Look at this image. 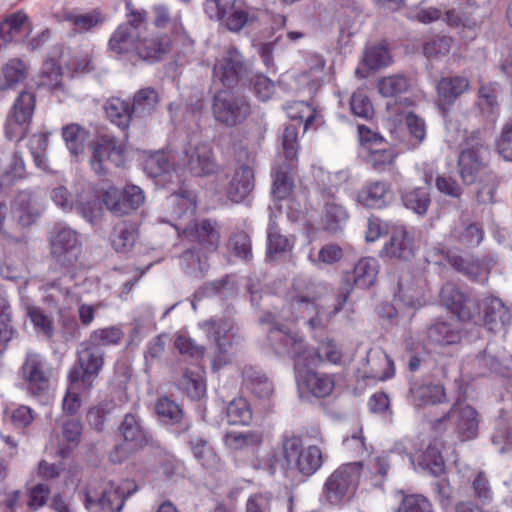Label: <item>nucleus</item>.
<instances>
[{
  "instance_id": "obj_13",
  "label": "nucleus",
  "mask_w": 512,
  "mask_h": 512,
  "mask_svg": "<svg viewBox=\"0 0 512 512\" xmlns=\"http://www.w3.org/2000/svg\"><path fill=\"white\" fill-rule=\"evenodd\" d=\"M51 255L63 267L73 266L80 254L81 243L77 232L66 226H57L50 240Z\"/></svg>"
},
{
  "instance_id": "obj_52",
  "label": "nucleus",
  "mask_w": 512,
  "mask_h": 512,
  "mask_svg": "<svg viewBox=\"0 0 512 512\" xmlns=\"http://www.w3.org/2000/svg\"><path fill=\"white\" fill-rule=\"evenodd\" d=\"M159 102V96L156 90L147 87L140 89L133 98L132 111L137 117L147 116L152 114Z\"/></svg>"
},
{
  "instance_id": "obj_9",
  "label": "nucleus",
  "mask_w": 512,
  "mask_h": 512,
  "mask_svg": "<svg viewBox=\"0 0 512 512\" xmlns=\"http://www.w3.org/2000/svg\"><path fill=\"white\" fill-rule=\"evenodd\" d=\"M76 355L77 360L70 368L68 376L76 378L82 384L94 386L95 380L104 367V350L85 340L79 344Z\"/></svg>"
},
{
  "instance_id": "obj_3",
  "label": "nucleus",
  "mask_w": 512,
  "mask_h": 512,
  "mask_svg": "<svg viewBox=\"0 0 512 512\" xmlns=\"http://www.w3.org/2000/svg\"><path fill=\"white\" fill-rule=\"evenodd\" d=\"M129 482L115 484L107 482L101 488L89 486L85 492L84 504L90 512H121L126 499L136 490Z\"/></svg>"
},
{
  "instance_id": "obj_8",
  "label": "nucleus",
  "mask_w": 512,
  "mask_h": 512,
  "mask_svg": "<svg viewBox=\"0 0 512 512\" xmlns=\"http://www.w3.org/2000/svg\"><path fill=\"white\" fill-rule=\"evenodd\" d=\"M173 226L182 240L191 243L201 251L213 253L219 246L220 232L214 221L192 219L187 223L180 222Z\"/></svg>"
},
{
  "instance_id": "obj_28",
  "label": "nucleus",
  "mask_w": 512,
  "mask_h": 512,
  "mask_svg": "<svg viewBox=\"0 0 512 512\" xmlns=\"http://www.w3.org/2000/svg\"><path fill=\"white\" fill-rule=\"evenodd\" d=\"M256 18V10L244 0H230L224 3L222 22L230 31L238 32Z\"/></svg>"
},
{
  "instance_id": "obj_48",
  "label": "nucleus",
  "mask_w": 512,
  "mask_h": 512,
  "mask_svg": "<svg viewBox=\"0 0 512 512\" xmlns=\"http://www.w3.org/2000/svg\"><path fill=\"white\" fill-rule=\"evenodd\" d=\"M62 136L67 148L74 157L82 155L85 148V142L88 138V132L79 124L71 123L62 128Z\"/></svg>"
},
{
  "instance_id": "obj_53",
  "label": "nucleus",
  "mask_w": 512,
  "mask_h": 512,
  "mask_svg": "<svg viewBox=\"0 0 512 512\" xmlns=\"http://www.w3.org/2000/svg\"><path fill=\"white\" fill-rule=\"evenodd\" d=\"M136 241V229L128 222H121L114 227L111 243L117 252L129 251Z\"/></svg>"
},
{
  "instance_id": "obj_1",
  "label": "nucleus",
  "mask_w": 512,
  "mask_h": 512,
  "mask_svg": "<svg viewBox=\"0 0 512 512\" xmlns=\"http://www.w3.org/2000/svg\"><path fill=\"white\" fill-rule=\"evenodd\" d=\"M51 199L64 212L76 209L89 222L99 219L102 213L98 196L90 186L83 183L77 184L73 191L59 185L52 189Z\"/></svg>"
},
{
  "instance_id": "obj_15",
  "label": "nucleus",
  "mask_w": 512,
  "mask_h": 512,
  "mask_svg": "<svg viewBox=\"0 0 512 512\" xmlns=\"http://www.w3.org/2000/svg\"><path fill=\"white\" fill-rule=\"evenodd\" d=\"M123 443L116 447L110 454L113 462L119 463L134 451L144 447L148 443V436L140 420L133 414H127L120 426Z\"/></svg>"
},
{
  "instance_id": "obj_20",
  "label": "nucleus",
  "mask_w": 512,
  "mask_h": 512,
  "mask_svg": "<svg viewBox=\"0 0 512 512\" xmlns=\"http://www.w3.org/2000/svg\"><path fill=\"white\" fill-rule=\"evenodd\" d=\"M23 379L33 395L43 391L49 382L50 372L45 359L38 353L29 351L21 367Z\"/></svg>"
},
{
  "instance_id": "obj_18",
  "label": "nucleus",
  "mask_w": 512,
  "mask_h": 512,
  "mask_svg": "<svg viewBox=\"0 0 512 512\" xmlns=\"http://www.w3.org/2000/svg\"><path fill=\"white\" fill-rule=\"evenodd\" d=\"M458 173L465 185L483 181L486 178L494 184L496 176L488 169L483 157L472 150H462L458 157Z\"/></svg>"
},
{
  "instance_id": "obj_61",
  "label": "nucleus",
  "mask_w": 512,
  "mask_h": 512,
  "mask_svg": "<svg viewBox=\"0 0 512 512\" xmlns=\"http://www.w3.org/2000/svg\"><path fill=\"white\" fill-rule=\"evenodd\" d=\"M428 336L436 344L449 345L459 340L458 333L446 322H439L429 328Z\"/></svg>"
},
{
  "instance_id": "obj_51",
  "label": "nucleus",
  "mask_w": 512,
  "mask_h": 512,
  "mask_svg": "<svg viewBox=\"0 0 512 512\" xmlns=\"http://www.w3.org/2000/svg\"><path fill=\"white\" fill-rule=\"evenodd\" d=\"M64 20L69 22L77 32L83 33L92 30L104 21V17L98 10H91L86 13L66 12Z\"/></svg>"
},
{
  "instance_id": "obj_21",
  "label": "nucleus",
  "mask_w": 512,
  "mask_h": 512,
  "mask_svg": "<svg viewBox=\"0 0 512 512\" xmlns=\"http://www.w3.org/2000/svg\"><path fill=\"white\" fill-rule=\"evenodd\" d=\"M296 379L299 391L315 398L330 396L336 384L335 375L313 370L298 371Z\"/></svg>"
},
{
  "instance_id": "obj_24",
  "label": "nucleus",
  "mask_w": 512,
  "mask_h": 512,
  "mask_svg": "<svg viewBox=\"0 0 512 512\" xmlns=\"http://www.w3.org/2000/svg\"><path fill=\"white\" fill-rule=\"evenodd\" d=\"M350 295V289L345 288L340 291L336 303L329 305L328 303H317L314 310H306L304 314H298V317L307 318V324L311 330L324 329L346 303Z\"/></svg>"
},
{
  "instance_id": "obj_64",
  "label": "nucleus",
  "mask_w": 512,
  "mask_h": 512,
  "mask_svg": "<svg viewBox=\"0 0 512 512\" xmlns=\"http://www.w3.org/2000/svg\"><path fill=\"white\" fill-rule=\"evenodd\" d=\"M396 512H434L430 501L422 495L412 494L403 497Z\"/></svg>"
},
{
  "instance_id": "obj_49",
  "label": "nucleus",
  "mask_w": 512,
  "mask_h": 512,
  "mask_svg": "<svg viewBox=\"0 0 512 512\" xmlns=\"http://www.w3.org/2000/svg\"><path fill=\"white\" fill-rule=\"evenodd\" d=\"M451 236L462 246L473 248L478 246L484 238V230L477 223H462L453 229Z\"/></svg>"
},
{
  "instance_id": "obj_23",
  "label": "nucleus",
  "mask_w": 512,
  "mask_h": 512,
  "mask_svg": "<svg viewBox=\"0 0 512 512\" xmlns=\"http://www.w3.org/2000/svg\"><path fill=\"white\" fill-rule=\"evenodd\" d=\"M441 302L461 321H468L475 315L476 303L467 297L455 284L446 283L440 291Z\"/></svg>"
},
{
  "instance_id": "obj_26",
  "label": "nucleus",
  "mask_w": 512,
  "mask_h": 512,
  "mask_svg": "<svg viewBox=\"0 0 512 512\" xmlns=\"http://www.w3.org/2000/svg\"><path fill=\"white\" fill-rule=\"evenodd\" d=\"M478 310L482 312L484 325L491 332L504 330L511 319L508 307L497 297H485L478 304Z\"/></svg>"
},
{
  "instance_id": "obj_42",
  "label": "nucleus",
  "mask_w": 512,
  "mask_h": 512,
  "mask_svg": "<svg viewBox=\"0 0 512 512\" xmlns=\"http://www.w3.org/2000/svg\"><path fill=\"white\" fill-rule=\"evenodd\" d=\"M188 444L194 457L208 470H217L221 467V459L208 441L199 436L189 437Z\"/></svg>"
},
{
  "instance_id": "obj_27",
  "label": "nucleus",
  "mask_w": 512,
  "mask_h": 512,
  "mask_svg": "<svg viewBox=\"0 0 512 512\" xmlns=\"http://www.w3.org/2000/svg\"><path fill=\"white\" fill-rule=\"evenodd\" d=\"M296 294L292 300V307L298 314H304L306 310H314V305L319 303L326 293V287L321 283L309 280H298L294 284Z\"/></svg>"
},
{
  "instance_id": "obj_58",
  "label": "nucleus",
  "mask_w": 512,
  "mask_h": 512,
  "mask_svg": "<svg viewBox=\"0 0 512 512\" xmlns=\"http://www.w3.org/2000/svg\"><path fill=\"white\" fill-rule=\"evenodd\" d=\"M180 385L191 399H200L206 391L203 375L199 370H186L180 380Z\"/></svg>"
},
{
  "instance_id": "obj_16",
  "label": "nucleus",
  "mask_w": 512,
  "mask_h": 512,
  "mask_svg": "<svg viewBox=\"0 0 512 512\" xmlns=\"http://www.w3.org/2000/svg\"><path fill=\"white\" fill-rule=\"evenodd\" d=\"M269 340L276 353L286 354L295 360V367L311 362L314 352L306 348L304 340L297 334L274 327L270 330Z\"/></svg>"
},
{
  "instance_id": "obj_30",
  "label": "nucleus",
  "mask_w": 512,
  "mask_h": 512,
  "mask_svg": "<svg viewBox=\"0 0 512 512\" xmlns=\"http://www.w3.org/2000/svg\"><path fill=\"white\" fill-rule=\"evenodd\" d=\"M422 170L427 188L415 187L401 192V199L404 206L418 215L426 214L431 203L428 190L433 179V169L425 164Z\"/></svg>"
},
{
  "instance_id": "obj_63",
  "label": "nucleus",
  "mask_w": 512,
  "mask_h": 512,
  "mask_svg": "<svg viewBox=\"0 0 512 512\" xmlns=\"http://www.w3.org/2000/svg\"><path fill=\"white\" fill-rule=\"evenodd\" d=\"M170 167L168 157L163 152H155L148 156L143 165L145 173L151 178H156L167 173Z\"/></svg>"
},
{
  "instance_id": "obj_56",
  "label": "nucleus",
  "mask_w": 512,
  "mask_h": 512,
  "mask_svg": "<svg viewBox=\"0 0 512 512\" xmlns=\"http://www.w3.org/2000/svg\"><path fill=\"white\" fill-rule=\"evenodd\" d=\"M347 219L348 213L346 209L336 202L333 196L328 195V198L325 201V220L327 229L331 232H336L341 229Z\"/></svg>"
},
{
  "instance_id": "obj_35",
  "label": "nucleus",
  "mask_w": 512,
  "mask_h": 512,
  "mask_svg": "<svg viewBox=\"0 0 512 512\" xmlns=\"http://www.w3.org/2000/svg\"><path fill=\"white\" fill-rule=\"evenodd\" d=\"M254 188V173L248 166H241L233 173L226 188L227 197L233 202L245 199Z\"/></svg>"
},
{
  "instance_id": "obj_62",
  "label": "nucleus",
  "mask_w": 512,
  "mask_h": 512,
  "mask_svg": "<svg viewBox=\"0 0 512 512\" xmlns=\"http://www.w3.org/2000/svg\"><path fill=\"white\" fill-rule=\"evenodd\" d=\"M391 55L383 45H376L366 49L363 62L370 69L376 70L391 63Z\"/></svg>"
},
{
  "instance_id": "obj_46",
  "label": "nucleus",
  "mask_w": 512,
  "mask_h": 512,
  "mask_svg": "<svg viewBox=\"0 0 512 512\" xmlns=\"http://www.w3.org/2000/svg\"><path fill=\"white\" fill-rule=\"evenodd\" d=\"M28 65L21 59L14 58L2 68L3 89H9L22 84L28 77Z\"/></svg>"
},
{
  "instance_id": "obj_22",
  "label": "nucleus",
  "mask_w": 512,
  "mask_h": 512,
  "mask_svg": "<svg viewBox=\"0 0 512 512\" xmlns=\"http://www.w3.org/2000/svg\"><path fill=\"white\" fill-rule=\"evenodd\" d=\"M407 400L415 409L440 404L446 400L445 389L441 384L417 380L410 383Z\"/></svg>"
},
{
  "instance_id": "obj_55",
  "label": "nucleus",
  "mask_w": 512,
  "mask_h": 512,
  "mask_svg": "<svg viewBox=\"0 0 512 512\" xmlns=\"http://www.w3.org/2000/svg\"><path fill=\"white\" fill-rule=\"evenodd\" d=\"M168 205L172 207V215L176 220L187 218L195 219L196 204L194 199L186 193L173 194L168 198Z\"/></svg>"
},
{
  "instance_id": "obj_50",
  "label": "nucleus",
  "mask_w": 512,
  "mask_h": 512,
  "mask_svg": "<svg viewBox=\"0 0 512 512\" xmlns=\"http://www.w3.org/2000/svg\"><path fill=\"white\" fill-rule=\"evenodd\" d=\"M125 333L120 325L108 326L104 328H98L93 330L87 341L94 346L103 347L106 346H117L119 345Z\"/></svg>"
},
{
  "instance_id": "obj_12",
  "label": "nucleus",
  "mask_w": 512,
  "mask_h": 512,
  "mask_svg": "<svg viewBox=\"0 0 512 512\" xmlns=\"http://www.w3.org/2000/svg\"><path fill=\"white\" fill-rule=\"evenodd\" d=\"M35 109V96L23 91L16 98L5 124V135L9 140H22L30 129Z\"/></svg>"
},
{
  "instance_id": "obj_47",
  "label": "nucleus",
  "mask_w": 512,
  "mask_h": 512,
  "mask_svg": "<svg viewBox=\"0 0 512 512\" xmlns=\"http://www.w3.org/2000/svg\"><path fill=\"white\" fill-rule=\"evenodd\" d=\"M209 252L201 251L196 246L187 248L181 255H179V265L188 273L200 274L207 268V258Z\"/></svg>"
},
{
  "instance_id": "obj_40",
  "label": "nucleus",
  "mask_w": 512,
  "mask_h": 512,
  "mask_svg": "<svg viewBox=\"0 0 512 512\" xmlns=\"http://www.w3.org/2000/svg\"><path fill=\"white\" fill-rule=\"evenodd\" d=\"M292 248L288 237L281 234L280 229L273 217L270 218L267 234V258L276 261L282 258Z\"/></svg>"
},
{
  "instance_id": "obj_37",
  "label": "nucleus",
  "mask_w": 512,
  "mask_h": 512,
  "mask_svg": "<svg viewBox=\"0 0 512 512\" xmlns=\"http://www.w3.org/2000/svg\"><path fill=\"white\" fill-rule=\"evenodd\" d=\"M382 255L388 258L409 259L413 255L412 240L404 227H396L390 241L382 249Z\"/></svg>"
},
{
  "instance_id": "obj_11",
  "label": "nucleus",
  "mask_w": 512,
  "mask_h": 512,
  "mask_svg": "<svg viewBox=\"0 0 512 512\" xmlns=\"http://www.w3.org/2000/svg\"><path fill=\"white\" fill-rule=\"evenodd\" d=\"M90 165L99 176L109 171L110 164L120 166L123 162L124 146L111 135H99L89 145Z\"/></svg>"
},
{
  "instance_id": "obj_41",
  "label": "nucleus",
  "mask_w": 512,
  "mask_h": 512,
  "mask_svg": "<svg viewBox=\"0 0 512 512\" xmlns=\"http://www.w3.org/2000/svg\"><path fill=\"white\" fill-rule=\"evenodd\" d=\"M138 31L130 25H119L109 40V48L117 54L134 53L136 55Z\"/></svg>"
},
{
  "instance_id": "obj_29",
  "label": "nucleus",
  "mask_w": 512,
  "mask_h": 512,
  "mask_svg": "<svg viewBox=\"0 0 512 512\" xmlns=\"http://www.w3.org/2000/svg\"><path fill=\"white\" fill-rule=\"evenodd\" d=\"M171 49V40L166 34H151L137 41L136 56L146 62L160 61Z\"/></svg>"
},
{
  "instance_id": "obj_7",
  "label": "nucleus",
  "mask_w": 512,
  "mask_h": 512,
  "mask_svg": "<svg viewBox=\"0 0 512 512\" xmlns=\"http://www.w3.org/2000/svg\"><path fill=\"white\" fill-rule=\"evenodd\" d=\"M282 453L287 464H293L305 476L313 475L323 463V455L320 448L311 445L304 449L301 438L297 436L283 437Z\"/></svg>"
},
{
  "instance_id": "obj_17",
  "label": "nucleus",
  "mask_w": 512,
  "mask_h": 512,
  "mask_svg": "<svg viewBox=\"0 0 512 512\" xmlns=\"http://www.w3.org/2000/svg\"><path fill=\"white\" fill-rule=\"evenodd\" d=\"M145 201L144 192L136 185H127L123 190L109 187L103 194L106 208L117 216L137 210Z\"/></svg>"
},
{
  "instance_id": "obj_45",
  "label": "nucleus",
  "mask_w": 512,
  "mask_h": 512,
  "mask_svg": "<svg viewBox=\"0 0 512 512\" xmlns=\"http://www.w3.org/2000/svg\"><path fill=\"white\" fill-rule=\"evenodd\" d=\"M105 111L108 118L118 127L125 129L129 126L130 120L134 115L132 106L126 101L113 97L105 105Z\"/></svg>"
},
{
  "instance_id": "obj_4",
  "label": "nucleus",
  "mask_w": 512,
  "mask_h": 512,
  "mask_svg": "<svg viewBox=\"0 0 512 512\" xmlns=\"http://www.w3.org/2000/svg\"><path fill=\"white\" fill-rule=\"evenodd\" d=\"M212 113L219 124L235 127L251 114V105L244 95L220 91L213 98Z\"/></svg>"
},
{
  "instance_id": "obj_10",
  "label": "nucleus",
  "mask_w": 512,
  "mask_h": 512,
  "mask_svg": "<svg viewBox=\"0 0 512 512\" xmlns=\"http://www.w3.org/2000/svg\"><path fill=\"white\" fill-rule=\"evenodd\" d=\"M455 425L456 433L461 441L473 439L478 434V414L470 405L464 402L455 403L441 418L432 423L436 432L445 430L447 423Z\"/></svg>"
},
{
  "instance_id": "obj_44",
  "label": "nucleus",
  "mask_w": 512,
  "mask_h": 512,
  "mask_svg": "<svg viewBox=\"0 0 512 512\" xmlns=\"http://www.w3.org/2000/svg\"><path fill=\"white\" fill-rule=\"evenodd\" d=\"M67 390L62 402L63 411L68 414H75L81 406L80 395L88 393L93 386L82 384L76 378L67 376Z\"/></svg>"
},
{
  "instance_id": "obj_2",
  "label": "nucleus",
  "mask_w": 512,
  "mask_h": 512,
  "mask_svg": "<svg viewBox=\"0 0 512 512\" xmlns=\"http://www.w3.org/2000/svg\"><path fill=\"white\" fill-rule=\"evenodd\" d=\"M299 125L289 124L285 126L281 136V146L285 155V161L278 163L275 170L272 194L276 199H285L292 192L293 181L291 177L292 171L296 167L298 153V131Z\"/></svg>"
},
{
  "instance_id": "obj_31",
  "label": "nucleus",
  "mask_w": 512,
  "mask_h": 512,
  "mask_svg": "<svg viewBox=\"0 0 512 512\" xmlns=\"http://www.w3.org/2000/svg\"><path fill=\"white\" fill-rule=\"evenodd\" d=\"M379 272V264L378 261L373 257H363L355 264L354 269L351 273L346 275L345 281L347 285L341 289L343 291L345 288L352 290L351 282L362 289H366L374 285L377 279V275Z\"/></svg>"
},
{
  "instance_id": "obj_5",
  "label": "nucleus",
  "mask_w": 512,
  "mask_h": 512,
  "mask_svg": "<svg viewBox=\"0 0 512 512\" xmlns=\"http://www.w3.org/2000/svg\"><path fill=\"white\" fill-rule=\"evenodd\" d=\"M178 165L188 168L197 176L214 173L216 164L211 147L202 142L196 135L188 136L177 152Z\"/></svg>"
},
{
  "instance_id": "obj_43",
  "label": "nucleus",
  "mask_w": 512,
  "mask_h": 512,
  "mask_svg": "<svg viewBox=\"0 0 512 512\" xmlns=\"http://www.w3.org/2000/svg\"><path fill=\"white\" fill-rule=\"evenodd\" d=\"M499 94L500 85L497 82L481 84L478 89L476 104L483 114L491 116L498 113L500 107Z\"/></svg>"
},
{
  "instance_id": "obj_39",
  "label": "nucleus",
  "mask_w": 512,
  "mask_h": 512,
  "mask_svg": "<svg viewBox=\"0 0 512 512\" xmlns=\"http://www.w3.org/2000/svg\"><path fill=\"white\" fill-rule=\"evenodd\" d=\"M446 260L457 271L467 276L472 281L484 283L488 280L489 266L479 260L468 261L461 256L446 253Z\"/></svg>"
},
{
  "instance_id": "obj_59",
  "label": "nucleus",
  "mask_w": 512,
  "mask_h": 512,
  "mask_svg": "<svg viewBox=\"0 0 512 512\" xmlns=\"http://www.w3.org/2000/svg\"><path fill=\"white\" fill-rule=\"evenodd\" d=\"M420 466L434 476L440 475L445 468L444 459L437 444H430L421 456Z\"/></svg>"
},
{
  "instance_id": "obj_60",
  "label": "nucleus",
  "mask_w": 512,
  "mask_h": 512,
  "mask_svg": "<svg viewBox=\"0 0 512 512\" xmlns=\"http://www.w3.org/2000/svg\"><path fill=\"white\" fill-rule=\"evenodd\" d=\"M287 116L292 120H298L299 125L304 123V130L312 124L315 118L314 108L306 102L298 101L286 106Z\"/></svg>"
},
{
  "instance_id": "obj_57",
  "label": "nucleus",
  "mask_w": 512,
  "mask_h": 512,
  "mask_svg": "<svg viewBox=\"0 0 512 512\" xmlns=\"http://www.w3.org/2000/svg\"><path fill=\"white\" fill-rule=\"evenodd\" d=\"M378 90L384 97H396L408 91L410 82L404 75H391L378 81Z\"/></svg>"
},
{
  "instance_id": "obj_33",
  "label": "nucleus",
  "mask_w": 512,
  "mask_h": 512,
  "mask_svg": "<svg viewBox=\"0 0 512 512\" xmlns=\"http://www.w3.org/2000/svg\"><path fill=\"white\" fill-rule=\"evenodd\" d=\"M358 201L368 208H383L393 200V192L388 183L383 181L371 182L358 193Z\"/></svg>"
},
{
  "instance_id": "obj_54",
  "label": "nucleus",
  "mask_w": 512,
  "mask_h": 512,
  "mask_svg": "<svg viewBox=\"0 0 512 512\" xmlns=\"http://www.w3.org/2000/svg\"><path fill=\"white\" fill-rule=\"evenodd\" d=\"M226 418L230 425H248L252 420V410L245 398L233 399L226 408Z\"/></svg>"
},
{
  "instance_id": "obj_19",
  "label": "nucleus",
  "mask_w": 512,
  "mask_h": 512,
  "mask_svg": "<svg viewBox=\"0 0 512 512\" xmlns=\"http://www.w3.org/2000/svg\"><path fill=\"white\" fill-rule=\"evenodd\" d=\"M200 326L216 344L217 355L212 365L214 369H219L229 361L228 351L232 345L229 335L231 323L226 319H210L201 323Z\"/></svg>"
},
{
  "instance_id": "obj_38",
  "label": "nucleus",
  "mask_w": 512,
  "mask_h": 512,
  "mask_svg": "<svg viewBox=\"0 0 512 512\" xmlns=\"http://www.w3.org/2000/svg\"><path fill=\"white\" fill-rule=\"evenodd\" d=\"M243 383L247 389L260 399H269L274 392V385L261 370L245 366L242 371Z\"/></svg>"
},
{
  "instance_id": "obj_14",
  "label": "nucleus",
  "mask_w": 512,
  "mask_h": 512,
  "mask_svg": "<svg viewBox=\"0 0 512 512\" xmlns=\"http://www.w3.org/2000/svg\"><path fill=\"white\" fill-rule=\"evenodd\" d=\"M248 72V65L242 54L234 47H230L216 59L212 79L219 81L226 87L235 86Z\"/></svg>"
},
{
  "instance_id": "obj_34",
  "label": "nucleus",
  "mask_w": 512,
  "mask_h": 512,
  "mask_svg": "<svg viewBox=\"0 0 512 512\" xmlns=\"http://www.w3.org/2000/svg\"><path fill=\"white\" fill-rule=\"evenodd\" d=\"M227 448L236 452L255 453L263 444V433L257 430L227 432L223 437Z\"/></svg>"
},
{
  "instance_id": "obj_25",
  "label": "nucleus",
  "mask_w": 512,
  "mask_h": 512,
  "mask_svg": "<svg viewBox=\"0 0 512 512\" xmlns=\"http://www.w3.org/2000/svg\"><path fill=\"white\" fill-rule=\"evenodd\" d=\"M42 209L29 190L17 192L11 203V215L20 226L28 227L40 217Z\"/></svg>"
},
{
  "instance_id": "obj_32",
  "label": "nucleus",
  "mask_w": 512,
  "mask_h": 512,
  "mask_svg": "<svg viewBox=\"0 0 512 512\" xmlns=\"http://www.w3.org/2000/svg\"><path fill=\"white\" fill-rule=\"evenodd\" d=\"M31 30L29 18L23 11L7 15L0 22V46L29 35Z\"/></svg>"
},
{
  "instance_id": "obj_36",
  "label": "nucleus",
  "mask_w": 512,
  "mask_h": 512,
  "mask_svg": "<svg viewBox=\"0 0 512 512\" xmlns=\"http://www.w3.org/2000/svg\"><path fill=\"white\" fill-rule=\"evenodd\" d=\"M470 82L464 76L443 77L437 84V95L440 108L451 105L463 93L468 91Z\"/></svg>"
},
{
  "instance_id": "obj_6",
  "label": "nucleus",
  "mask_w": 512,
  "mask_h": 512,
  "mask_svg": "<svg viewBox=\"0 0 512 512\" xmlns=\"http://www.w3.org/2000/svg\"><path fill=\"white\" fill-rule=\"evenodd\" d=\"M361 465L351 463L340 466L326 480L323 495L333 505L349 501L356 490Z\"/></svg>"
}]
</instances>
